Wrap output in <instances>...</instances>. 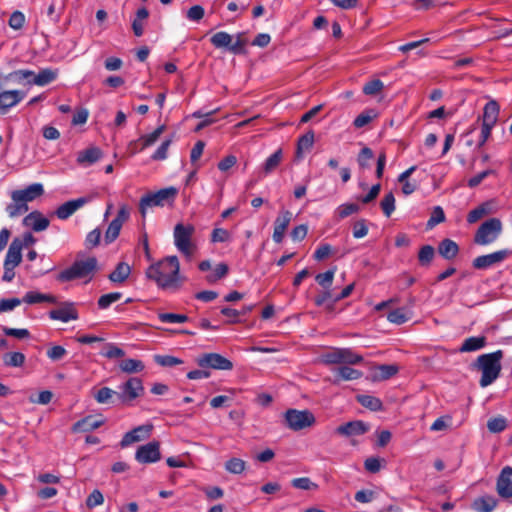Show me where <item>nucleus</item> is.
I'll list each match as a JSON object with an SVG mask.
<instances>
[{"instance_id": "obj_13", "label": "nucleus", "mask_w": 512, "mask_h": 512, "mask_svg": "<svg viewBox=\"0 0 512 512\" xmlns=\"http://www.w3.org/2000/svg\"><path fill=\"white\" fill-rule=\"evenodd\" d=\"M135 459L142 464L159 461L161 459L159 442L152 441L139 446L135 454Z\"/></svg>"}, {"instance_id": "obj_17", "label": "nucleus", "mask_w": 512, "mask_h": 512, "mask_svg": "<svg viewBox=\"0 0 512 512\" xmlns=\"http://www.w3.org/2000/svg\"><path fill=\"white\" fill-rule=\"evenodd\" d=\"M153 429L151 424L140 425L131 431L125 433L120 445L121 447H127L135 442L141 441L142 439L148 438Z\"/></svg>"}, {"instance_id": "obj_5", "label": "nucleus", "mask_w": 512, "mask_h": 512, "mask_svg": "<svg viewBox=\"0 0 512 512\" xmlns=\"http://www.w3.org/2000/svg\"><path fill=\"white\" fill-rule=\"evenodd\" d=\"M363 361V357L354 353L349 348H329L322 351V362L327 364H358Z\"/></svg>"}, {"instance_id": "obj_4", "label": "nucleus", "mask_w": 512, "mask_h": 512, "mask_svg": "<svg viewBox=\"0 0 512 512\" xmlns=\"http://www.w3.org/2000/svg\"><path fill=\"white\" fill-rule=\"evenodd\" d=\"M97 269V259L89 257L86 260H76L70 267L60 271L56 279L59 282H70L76 279L92 278Z\"/></svg>"}, {"instance_id": "obj_40", "label": "nucleus", "mask_w": 512, "mask_h": 512, "mask_svg": "<svg viewBox=\"0 0 512 512\" xmlns=\"http://www.w3.org/2000/svg\"><path fill=\"white\" fill-rule=\"evenodd\" d=\"M25 359V355L21 352H8L3 355V363L7 367H21Z\"/></svg>"}, {"instance_id": "obj_62", "label": "nucleus", "mask_w": 512, "mask_h": 512, "mask_svg": "<svg viewBox=\"0 0 512 512\" xmlns=\"http://www.w3.org/2000/svg\"><path fill=\"white\" fill-rule=\"evenodd\" d=\"M101 239V231L99 228H96L90 231L85 239V246L88 249L95 248L99 245Z\"/></svg>"}, {"instance_id": "obj_58", "label": "nucleus", "mask_w": 512, "mask_h": 512, "mask_svg": "<svg viewBox=\"0 0 512 512\" xmlns=\"http://www.w3.org/2000/svg\"><path fill=\"white\" fill-rule=\"evenodd\" d=\"M488 213L487 204H481L475 209L471 210L467 215V222L472 224L480 220Z\"/></svg>"}, {"instance_id": "obj_56", "label": "nucleus", "mask_w": 512, "mask_h": 512, "mask_svg": "<svg viewBox=\"0 0 512 512\" xmlns=\"http://www.w3.org/2000/svg\"><path fill=\"white\" fill-rule=\"evenodd\" d=\"M158 318L163 323H184L188 321L186 315L175 313H159Z\"/></svg>"}, {"instance_id": "obj_21", "label": "nucleus", "mask_w": 512, "mask_h": 512, "mask_svg": "<svg viewBox=\"0 0 512 512\" xmlns=\"http://www.w3.org/2000/svg\"><path fill=\"white\" fill-rule=\"evenodd\" d=\"M369 430V426L361 421H350L337 428V432L341 435L352 437L365 434Z\"/></svg>"}, {"instance_id": "obj_41", "label": "nucleus", "mask_w": 512, "mask_h": 512, "mask_svg": "<svg viewBox=\"0 0 512 512\" xmlns=\"http://www.w3.org/2000/svg\"><path fill=\"white\" fill-rule=\"evenodd\" d=\"M165 125L159 126L152 133L141 136L137 142L141 143V150L153 145L165 130Z\"/></svg>"}, {"instance_id": "obj_18", "label": "nucleus", "mask_w": 512, "mask_h": 512, "mask_svg": "<svg viewBox=\"0 0 512 512\" xmlns=\"http://www.w3.org/2000/svg\"><path fill=\"white\" fill-rule=\"evenodd\" d=\"M26 93L20 90H6L0 93V111L5 113L8 109L21 102Z\"/></svg>"}, {"instance_id": "obj_31", "label": "nucleus", "mask_w": 512, "mask_h": 512, "mask_svg": "<svg viewBox=\"0 0 512 512\" xmlns=\"http://www.w3.org/2000/svg\"><path fill=\"white\" fill-rule=\"evenodd\" d=\"M57 70L50 68L42 69L37 75L33 72L32 85L45 86L57 78Z\"/></svg>"}, {"instance_id": "obj_26", "label": "nucleus", "mask_w": 512, "mask_h": 512, "mask_svg": "<svg viewBox=\"0 0 512 512\" xmlns=\"http://www.w3.org/2000/svg\"><path fill=\"white\" fill-rule=\"evenodd\" d=\"M498 505V500L492 495L481 496L474 500L473 509L477 512H492Z\"/></svg>"}, {"instance_id": "obj_45", "label": "nucleus", "mask_w": 512, "mask_h": 512, "mask_svg": "<svg viewBox=\"0 0 512 512\" xmlns=\"http://www.w3.org/2000/svg\"><path fill=\"white\" fill-rule=\"evenodd\" d=\"M507 427V420L503 416L490 418L487 422V428L491 433H500Z\"/></svg>"}, {"instance_id": "obj_47", "label": "nucleus", "mask_w": 512, "mask_h": 512, "mask_svg": "<svg viewBox=\"0 0 512 512\" xmlns=\"http://www.w3.org/2000/svg\"><path fill=\"white\" fill-rule=\"evenodd\" d=\"M435 255V250L431 245H424L418 253V260L422 266H427L431 263Z\"/></svg>"}, {"instance_id": "obj_63", "label": "nucleus", "mask_w": 512, "mask_h": 512, "mask_svg": "<svg viewBox=\"0 0 512 512\" xmlns=\"http://www.w3.org/2000/svg\"><path fill=\"white\" fill-rule=\"evenodd\" d=\"M25 23V16L21 11H14L8 21L9 26L14 30H20Z\"/></svg>"}, {"instance_id": "obj_55", "label": "nucleus", "mask_w": 512, "mask_h": 512, "mask_svg": "<svg viewBox=\"0 0 512 512\" xmlns=\"http://www.w3.org/2000/svg\"><path fill=\"white\" fill-rule=\"evenodd\" d=\"M360 206L356 203L342 204L337 208V214L340 219H344L354 213L359 212Z\"/></svg>"}, {"instance_id": "obj_2", "label": "nucleus", "mask_w": 512, "mask_h": 512, "mask_svg": "<svg viewBox=\"0 0 512 512\" xmlns=\"http://www.w3.org/2000/svg\"><path fill=\"white\" fill-rule=\"evenodd\" d=\"M503 356L504 353L502 350L478 356L476 365L482 373L479 381L481 387L491 385L499 377L502 369L501 360Z\"/></svg>"}, {"instance_id": "obj_48", "label": "nucleus", "mask_w": 512, "mask_h": 512, "mask_svg": "<svg viewBox=\"0 0 512 512\" xmlns=\"http://www.w3.org/2000/svg\"><path fill=\"white\" fill-rule=\"evenodd\" d=\"M381 209L386 217H390L395 210V197L392 192L387 193L380 202Z\"/></svg>"}, {"instance_id": "obj_12", "label": "nucleus", "mask_w": 512, "mask_h": 512, "mask_svg": "<svg viewBox=\"0 0 512 512\" xmlns=\"http://www.w3.org/2000/svg\"><path fill=\"white\" fill-rule=\"evenodd\" d=\"M512 254V251L509 249H503L498 250L493 253L487 254V255H481L476 257L473 262L472 266L475 269H487L497 263H501L505 259H507Z\"/></svg>"}, {"instance_id": "obj_15", "label": "nucleus", "mask_w": 512, "mask_h": 512, "mask_svg": "<svg viewBox=\"0 0 512 512\" xmlns=\"http://www.w3.org/2000/svg\"><path fill=\"white\" fill-rule=\"evenodd\" d=\"M49 317L52 320H59L62 322H69L78 319V311L73 302H63L60 307L53 309L49 312Z\"/></svg>"}, {"instance_id": "obj_10", "label": "nucleus", "mask_w": 512, "mask_h": 512, "mask_svg": "<svg viewBox=\"0 0 512 512\" xmlns=\"http://www.w3.org/2000/svg\"><path fill=\"white\" fill-rule=\"evenodd\" d=\"M196 363L200 368L215 370H232L234 365L228 358L219 353H204L197 357Z\"/></svg>"}, {"instance_id": "obj_25", "label": "nucleus", "mask_w": 512, "mask_h": 512, "mask_svg": "<svg viewBox=\"0 0 512 512\" xmlns=\"http://www.w3.org/2000/svg\"><path fill=\"white\" fill-rule=\"evenodd\" d=\"M102 157V151L98 147H90L80 151L77 155V162L80 165H91Z\"/></svg>"}, {"instance_id": "obj_3", "label": "nucleus", "mask_w": 512, "mask_h": 512, "mask_svg": "<svg viewBox=\"0 0 512 512\" xmlns=\"http://www.w3.org/2000/svg\"><path fill=\"white\" fill-rule=\"evenodd\" d=\"M177 195L178 189L173 186L145 194L139 201V212L142 218L146 217L148 208L172 205Z\"/></svg>"}, {"instance_id": "obj_43", "label": "nucleus", "mask_w": 512, "mask_h": 512, "mask_svg": "<svg viewBox=\"0 0 512 512\" xmlns=\"http://www.w3.org/2000/svg\"><path fill=\"white\" fill-rule=\"evenodd\" d=\"M154 362L162 367H173L183 363V360L172 356V355H160L156 354L153 356Z\"/></svg>"}, {"instance_id": "obj_60", "label": "nucleus", "mask_w": 512, "mask_h": 512, "mask_svg": "<svg viewBox=\"0 0 512 512\" xmlns=\"http://www.w3.org/2000/svg\"><path fill=\"white\" fill-rule=\"evenodd\" d=\"M374 116L373 110L364 111L354 119L353 125L355 128H362L369 124Z\"/></svg>"}, {"instance_id": "obj_22", "label": "nucleus", "mask_w": 512, "mask_h": 512, "mask_svg": "<svg viewBox=\"0 0 512 512\" xmlns=\"http://www.w3.org/2000/svg\"><path fill=\"white\" fill-rule=\"evenodd\" d=\"M17 197L18 200L27 202L33 201L36 198L40 197L44 193L43 185L40 183H34L21 190L12 191Z\"/></svg>"}, {"instance_id": "obj_14", "label": "nucleus", "mask_w": 512, "mask_h": 512, "mask_svg": "<svg viewBox=\"0 0 512 512\" xmlns=\"http://www.w3.org/2000/svg\"><path fill=\"white\" fill-rule=\"evenodd\" d=\"M496 491L503 499L512 498V467L505 466L496 480Z\"/></svg>"}, {"instance_id": "obj_11", "label": "nucleus", "mask_w": 512, "mask_h": 512, "mask_svg": "<svg viewBox=\"0 0 512 512\" xmlns=\"http://www.w3.org/2000/svg\"><path fill=\"white\" fill-rule=\"evenodd\" d=\"M353 289V283L347 285L341 290H338L337 287H332V283H327V286H324V302L322 303L324 310L327 313H332L333 303L348 297L352 293Z\"/></svg>"}, {"instance_id": "obj_32", "label": "nucleus", "mask_w": 512, "mask_h": 512, "mask_svg": "<svg viewBox=\"0 0 512 512\" xmlns=\"http://www.w3.org/2000/svg\"><path fill=\"white\" fill-rule=\"evenodd\" d=\"M33 71L27 69L15 70L5 76L6 81H12L18 84L32 85Z\"/></svg>"}, {"instance_id": "obj_1", "label": "nucleus", "mask_w": 512, "mask_h": 512, "mask_svg": "<svg viewBox=\"0 0 512 512\" xmlns=\"http://www.w3.org/2000/svg\"><path fill=\"white\" fill-rule=\"evenodd\" d=\"M179 271L178 258L176 256H169L150 265L146 270V276L154 280L162 289L177 290L180 287Z\"/></svg>"}, {"instance_id": "obj_50", "label": "nucleus", "mask_w": 512, "mask_h": 512, "mask_svg": "<svg viewBox=\"0 0 512 512\" xmlns=\"http://www.w3.org/2000/svg\"><path fill=\"white\" fill-rule=\"evenodd\" d=\"M444 221H445L444 210L440 206H435L433 208V211L431 213V216H430L429 220L427 221L426 226H427L428 229H432L437 224H440V223H442Z\"/></svg>"}, {"instance_id": "obj_23", "label": "nucleus", "mask_w": 512, "mask_h": 512, "mask_svg": "<svg viewBox=\"0 0 512 512\" xmlns=\"http://www.w3.org/2000/svg\"><path fill=\"white\" fill-rule=\"evenodd\" d=\"M22 261V249L20 244V238L15 237L6 254L4 259V266H18Z\"/></svg>"}, {"instance_id": "obj_57", "label": "nucleus", "mask_w": 512, "mask_h": 512, "mask_svg": "<svg viewBox=\"0 0 512 512\" xmlns=\"http://www.w3.org/2000/svg\"><path fill=\"white\" fill-rule=\"evenodd\" d=\"M229 271V267L225 263H219L216 265L212 274L206 277L207 281L210 283L216 282L217 280L225 277Z\"/></svg>"}, {"instance_id": "obj_9", "label": "nucleus", "mask_w": 512, "mask_h": 512, "mask_svg": "<svg viewBox=\"0 0 512 512\" xmlns=\"http://www.w3.org/2000/svg\"><path fill=\"white\" fill-rule=\"evenodd\" d=\"M195 231L193 225H184L182 223L176 224L174 227V243L177 249L189 256L192 254V243L191 238Z\"/></svg>"}, {"instance_id": "obj_24", "label": "nucleus", "mask_w": 512, "mask_h": 512, "mask_svg": "<svg viewBox=\"0 0 512 512\" xmlns=\"http://www.w3.org/2000/svg\"><path fill=\"white\" fill-rule=\"evenodd\" d=\"M500 107L497 101L490 100L483 109L482 125L494 127L498 120Z\"/></svg>"}, {"instance_id": "obj_34", "label": "nucleus", "mask_w": 512, "mask_h": 512, "mask_svg": "<svg viewBox=\"0 0 512 512\" xmlns=\"http://www.w3.org/2000/svg\"><path fill=\"white\" fill-rule=\"evenodd\" d=\"M22 301L28 304H37L42 302L57 303V298L51 294H42L37 291H29L25 294Z\"/></svg>"}, {"instance_id": "obj_6", "label": "nucleus", "mask_w": 512, "mask_h": 512, "mask_svg": "<svg viewBox=\"0 0 512 512\" xmlns=\"http://www.w3.org/2000/svg\"><path fill=\"white\" fill-rule=\"evenodd\" d=\"M501 231V221L498 218H490L479 226L474 236V242L478 245L491 244L499 237Z\"/></svg>"}, {"instance_id": "obj_28", "label": "nucleus", "mask_w": 512, "mask_h": 512, "mask_svg": "<svg viewBox=\"0 0 512 512\" xmlns=\"http://www.w3.org/2000/svg\"><path fill=\"white\" fill-rule=\"evenodd\" d=\"M104 423L103 420H97L93 416H87L73 425V431L75 432H89L93 431Z\"/></svg>"}, {"instance_id": "obj_19", "label": "nucleus", "mask_w": 512, "mask_h": 512, "mask_svg": "<svg viewBox=\"0 0 512 512\" xmlns=\"http://www.w3.org/2000/svg\"><path fill=\"white\" fill-rule=\"evenodd\" d=\"M22 223L35 232H41L48 228L50 221L40 211L35 210L26 215Z\"/></svg>"}, {"instance_id": "obj_20", "label": "nucleus", "mask_w": 512, "mask_h": 512, "mask_svg": "<svg viewBox=\"0 0 512 512\" xmlns=\"http://www.w3.org/2000/svg\"><path fill=\"white\" fill-rule=\"evenodd\" d=\"M87 202L88 199L85 197L67 201L56 209L55 215L61 220H66Z\"/></svg>"}, {"instance_id": "obj_49", "label": "nucleus", "mask_w": 512, "mask_h": 512, "mask_svg": "<svg viewBox=\"0 0 512 512\" xmlns=\"http://www.w3.org/2000/svg\"><path fill=\"white\" fill-rule=\"evenodd\" d=\"M101 355L108 359L122 358L125 356V351L114 343H107L104 350L101 352Z\"/></svg>"}, {"instance_id": "obj_36", "label": "nucleus", "mask_w": 512, "mask_h": 512, "mask_svg": "<svg viewBox=\"0 0 512 512\" xmlns=\"http://www.w3.org/2000/svg\"><path fill=\"white\" fill-rule=\"evenodd\" d=\"M486 345V338L484 336L478 337H469L464 340L461 347L459 348L460 352H472L477 351L483 348Z\"/></svg>"}, {"instance_id": "obj_46", "label": "nucleus", "mask_w": 512, "mask_h": 512, "mask_svg": "<svg viewBox=\"0 0 512 512\" xmlns=\"http://www.w3.org/2000/svg\"><path fill=\"white\" fill-rule=\"evenodd\" d=\"M245 468L246 462L240 458L233 457L225 463V469L232 474H241Z\"/></svg>"}, {"instance_id": "obj_8", "label": "nucleus", "mask_w": 512, "mask_h": 512, "mask_svg": "<svg viewBox=\"0 0 512 512\" xmlns=\"http://www.w3.org/2000/svg\"><path fill=\"white\" fill-rule=\"evenodd\" d=\"M314 423L315 417L308 410L289 409L285 412V424L294 431L305 429Z\"/></svg>"}, {"instance_id": "obj_59", "label": "nucleus", "mask_w": 512, "mask_h": 512, "mask_svg": "<svg viewBox=\"0 0 512 512\" xmlns=\"http://www.w3.org/2000/svg\"><path fill=\"white\" fill-rule=\"evenodd\" d=\"M387 319L391 323L400 325V324L405 323L408 320V317L403 308H397L388 313Z\"/></svg>"}, {"instance_id": "obj_54", "label": "nucleus", "mask_w": 512, "mask_h": 512, "mask_svg": "<svg viewBox=\"0 0 512 512\" xmlns=\"http://www.w3.org/2000/svg\"><path fill=\"white\" fill-rule=\"evenodd\" d=\"M383 88H384L383 82L379 79H374V80L367 82L363 86V93L365 95L374 96V95L380 93Z\"/></svg>"}, {"instance_id": "obj_7", "label": "nucleus", "mask_w": 512, "mask_h": 512, "mask_svg": "<svg viewBox=\"0 0 512 512\" xmlns=\"http://www.w3.org/2000/svg\"><path fill=\"white\" fill-rule=\"evenodd\" d=\"M119 388L120 392H117V398L124 405L131 404L144 393L143 382L138 377H130Z\"/></svg>"}, {"instance_id": "obj_44", "label": "nucleus", "mask_w": 512, "mask_h": 512, "mask_svg": "<svg viewBox=\"0 0 512 512\" xmlns=\"http://www.w3.org/2000/svg\"><path fill=\"white\" fill-rule=\"evenodd\" d=\"M116 396L117 397V392L112 390L111 388L109 387H102L100 388L95 394H94V399L99 403V404H107V403H112V398Z\"/></svg>"}, {"instance_id": "obj_30", "label": "nucleus", "mask_w": 512, "mask_h": 512, "mask_svg": "<svg viewBox=\"0 0 512 512\" xmlns=\"http://www.w3.org/2000/svg\"><path fill=\"white\" fill-rule=\"evenodd\" d=\"M131 273L130 266L125 262H119L116 268L109 274L108 278L113 283H123Z\"/></svg>"}, {"instance_id": "obj_27", "label": "nucleus", "mask_w": 512, "mask_h": 512, "mask_svg": "<svg viewBox=\"0 0 512 512\" xmlns=\"http://www.w3.org/2000/svg\"><path fill=\"white\" fill-rule=\"evenodd\" d=\"M438 252L444 259L451 260L457 256L459 246L455 241L446 238L439 243Z\"/></svg>"}, {"instance_id": "obj_51", "label": "nucleus", "mask_w": 512, "mask_h": 512, "mask_svg": "<svg viewBox=\"0 0 512 512\" xmlns=\"http://www.w3.org/2000/svg\"><path fill=\"white\" fill-rule=\"evenodd\" d=\"M122 297L120 292H112L100 296L97 301L99 309H107L111 304L115 303Z\"/></svg>"}, {"instance_id": "obj_61", "label": "nucleus", "mask_w": 512, "mask_h": 512, "mask_svg": "<svg viewBox=\"0 0 512 512\" xmlns=\"http://www.w3.org/2000/svg\"><path fill=\"white\" fill-rule=\"evenodd\" d=\"M352 233L356 239L365 237L368 233L367 221L365 219L357 220L353 224Z\"/></svg>"}, {"instance_id": "obj_37", "label": "nucleus", "mask_w": 512, "mask_h": 512, "mask_svg": "<svg viewBox=\"0 0 512 512\" xmlns=\"http://www.w3.org/2000/svg\"><path fill=\"white\" fill-rule=\"evenodd\" d=\"M119 368L124 373L133 374L142 372L145 365L138 359H124L119 363Z\"/></svg>"}, {"instance_id": "obj_42", "label": "nucleus", "mask_w": 512, "mask_h": 512, "mask_svg": "<svg viewBox=\"0 0 512 512\" xmlns=\"http://www.w3.org/2000/svg\"><path fill=\"white\" fill-rule=\"evenodd\" d=\"M233 37L227 32L220 31L215 33L211 38V44L216 48H226L228 50L230 46V42H232Z\"/></svg>"}, {"instance_id": "obj_53", "label": "nucleus", "mask_w": 512, "mask_h": 512, "mask_svg": "<svg viewBox=\"0 0 512 512\" xmlns=\"http://www.w3.org/2000/svg\"><path fill=\"white\" fill-rule=\"evenodd\" d=\"M122 226L119 225L118 221H111L105 232L104 240L107 244L114 242L120 234Z\"/></svg>"}, {"instance_id": "obj_39", "label": "nucleus", "mask_w": 512, "mask_h": 512, "mask_svg": "<svg viewBox=\"0 0 512 512\" xmlns=\"http://www.w3.org/2000/svg\"><path fill=\"white\" fill-rule=\"evenodd\" d=\"M357 401L365 408L371 411H381L383 409L382 401L371 395H358Z\"/></svg>"}, {"instance_id": "obj_29", "label": "nucleus", "mask_w": 512, "mask_h": 512, "mask_svg": "<svg viewBox=\"0 0 512 512\" xmlns=\"http://www.w3.org/2000/svg\"><path fill=\"white\" fill-rule=\"evenodd\" d=\"M313 143L314 133L312 131H308L301 136L297 141L296 159H302L304 154L311 150Z\"/></svg>"}, {"instance_id": "obj_64", "label": "nucleus", "mask_w": 512, "mask_h": 512, "mask_svg": "<svg viewBox=\"0 0 512 512\" xmlns=\"http://www.w3.org/2000/svg\"><path fill=\"white\" fill-rule=\"evenodd\" d=\"M47 357L52 361H59L67 355V350L60 345H54L47 350Z\"/></svg>"}, {"instance_id": "obj_38", "label": "nucleus", "mask_w": 512, "mask_h": 512, "mask_svg": "<svg viewBox=\"0 0 512 512\" xmlns=\"http://www.w3.org/2000/svg\"><path fill=\"white\" fill-rule=\"evenodd\" d=\"M283 158L282 150L278 149L276 150L272 155H270L264 165H263V172L265 175H268L272 172H274L277 167L280 165Z\"/></svg>"}, {"instance_id": "obj_52", "label": "nucleus", "mask_w": 512, "mask_h": 512, "mask_svg": "<svg viewBox=\"0 0 512 512\" xmlns=\"http://www.w3.org/2000/svg\"><path fill=\"white\" fill-rule=\"evenodd\" d=\"M245 45H246V40L244 39V34L238 33L236 35V40L234 42L233 41L230 42L228 51L234 55L243 54V53H245Z\"/></svg>"}, {"instance_id": "obj_16", "label": "nucleus", "mask_w": 512, "mask_h": 512, "mask_svg": "<svg viewBox=\"0 0 512 512\" xmlns=\"http://www.w3.org/2000/svg\"><path fill=\"white\" fill-rule=\"evenodd\" d=\"M292 217L293 215L289 210H283L275 219L272 237L276 243H281L283 241L286 229L288 228Z\"/></svg>"}, {"instance_id": "obj_33", "label": "nucleus", "mask_w": 512, "mask_h": 512, "mask_svg": "<svg viewBox=\"0 0 512 512\" xmlns=\"http://www.w3.org/2000/svg\"><path fill=\"white\" fill-rule=\"evenodd\" d=\"M363 373L360 370L343 365L335 369V379L338 380H356L361 378Z\"/></svg>"}, {"instance_id": "obj_35", "label": "nucleus", "mask_w": 512, "mask_h": 512, "mask_svg": "<svg viewBox=\"0 0 512 512\" xmlns=\"http://www.w3.org/2000/svg\"><path fill=\"white\" fill-rule=\"evenodd\" d=\"M12 203L8 204L6 207V212L11 218L22 215L28 211V205L24 201H20L17 199L14 193H11Z\"/></svg>"}]
</instances>
